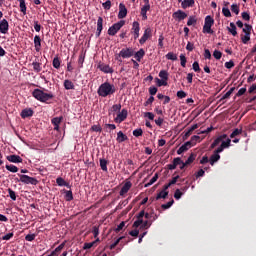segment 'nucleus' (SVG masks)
Instances as JSON below:
<instances>
[{
    "label": "nucleus",
    "mask_w": 256,
    "mask_h": 256,
    "mask_svg": "<svg viewBox=\"0 0 256 256\" xmlns=\"http://www.w3.org/2000/svg\"><path fill=\"white\" fill-rule=\"evenodd\" d=\"M14 233L13 232H10L8 234H5L4 236H2V241H10V239H13L14 237Z\"/></svg>",
    "instance_id": "55"
},
{
    "label": "nucleus",
    "mask_w": 256,
    "mask_h": 256,
    "mask_svg": "<svg viewBox=\"0 0 256 256\" xmlns=\"http://www.w3.org/2000/svg\"><path fill=\"white\" fill-rule=\"evenodd\" d=\"M102 31H103V17H98L96 37H101V32Z\"/></svg>",
    "instance_id": "18"
},
{
    "label": "nucleus",
    "mask_w": 256,
    "mask_h": 256,
    "mask_svg": "<svg viewBox=\"0 0 256 256\" xmlns=\"http://www.w3.org/2000/svg\"><path fill=\"white\" fill-rule=\"evenodd\" d=\"M33 109L31 108H25L21 111V117L22 119H27V117H33Z\"/></svg>",
    "instance_id": "20"
},
{
    "label": "nucleus",
    "mask_w": 256,
    "mask_h": 256,
    "mask_svg": "<svg viewBox=\"0 0 256 256\" xmlns=\"http://www.w3.org/2000/svg\"><path fill=\"white\" fill-rule=\"evenodd\" d=\"M83 63H85V54L81 53L78 58V65L83 67Z\"/></svg>",
    "instance_id": "61"
},
{
    "label": "nucleus",
    "mask_w": 256,
    "mask_h": 256,
    "mask_svg": "<svg viewBox=\"0 0 256 256\" xmlns=\"http://www.w3.org/2000/svg\"><path fill=\"white\" fill-rule=\"evenodd\" d=\"M195 5V0H183L181 1L182 9H188V7H193Z\"/></svg>",
    "instance_id": "26"
},
{
    "label": "nucleus",
    "mask_w": 256,
    "mask_h": 256,
    "mask_svg": "<svg viewBox=\"0 0 256 256\" xmlns=\"http://www.w3.org/2000/svg\"><path fill=\"white\" fill-rule=\"evenodd\" d=\"M115 91V85L109 82H104L99 86L97 94L99 97H109V95H113Z\"/></svg>",
    "instance_id": "1"
},
{
    "label": "nucleus",
    "mask_w": 256,
    "mask_h": 256,
    "mask_svg": "<svg viewBox=\"0 0 256 256\" xmlns=\"http://www.w3.org/2000/svg\"><path fill=\"white\" fill-rule=\"evenodd\" d=\"M228 147H231V140L229 138L225 140H222L221 145L216 149V153H223V150L228 149Z\"/></svg>",
    "instance_id": "12"
},
{
    "label": "nucleus",
    "mask_w": 256,
    "mask_h": 256,
    "mask_svg": "<svg viewBox=\"0 0 256 256\" xmlns=\"http://www.w3.org/2000/svg\"><path fill=\"white\" fill-rule=\"evenodd\" d=\"M243 133V129L236 128L231 134H230V139H235L237 135H241Z\"/></svg>",
    "instance_id": "40"
},
{
    "label": "nucleus",
    "mask_w": 256,
    "mask_h": 256,
    "mask_svg": "<svg viewBox=\"0 0 256 256\" xmlns=\"http://www.w3.org/2000/svg\"><path fill=\"white\" fill-rule=\"evenodd\" d=\"M127 109H122L121 112H119L117 114V117L114 119L115 123H123V121H125V119H127Z\"/></svg>",
    "instance_id": "9"
},
{
    "label": "nucleus",
    "mask_w": 256,
    "mask_h": 256,
    "mask_svg": "<svg viewBox=\"0 0 256 256\" xmlns=\"http://www.w3.org/2000/svg\"><path fill=\"white\" fill-rule=\"evenodd\" d=\"M133 56L136 59V61L141 62L143 57H145V50L143 48H141L139 51L134 52Z\"/></svg>",
    "instance_id": "24"
},
{
    "label": "nucleus",
    "mask_w": 256,
    "mask_h": 256,
    "mask_svg": "<svg viewBox=\"0 0 256 256\" xmlns=\"http://www.w3.org/2000/svg\"><path fill=\"white\" fill-rule=\"evenodd\" d=\"M18 177H20V179H17V181L20 183H24V185H37L39 183V180H37V178L25 174H18Z\"/></svg>",
    "instance_id": "4"
},
{
    "label": "nucleus",
    "mask_w": 256,
    "mask_h": 256,
    "mask_svg": "<svg viewBox=\"0 0 256 256\" xmlns=\"http://www.w3.org/2000/svg\"><path fill=\"white\" fill-rule=\"evenodd\" d=\"M168 195H169V191L162 190L157 194L156 201H159V199H167Z\"/></svg>",
    "instance_id": "33"
},
{
    "label": "nucleus",
    "mask_w": 256,
    "mask_h": 256,
    "mask_svg": "<svg viewBox=\"0 0 256 256\" xmlns=\"http://www.w3.org/2000/svg\"><path fill=\"white\" fill-rule=\"evenodd\" d=\"M251 29H253V27L251 25L244 24L243 33H245V35H247V33H249V35H251Z\"/></svg>",
    "instance_id": "57"
},
{
    "label": "nucleus",
    "mask_w": 256,
    "mask_h": 256,
    "mask_svg": "<svg viewBox=\"0 0 256 256\" xmlns=\"http://www.w3.org/2000/svg\"><path fill=\"white\" fill-rule=\"evenodd\" d=\"M231 11H232V13H235V15H239V5L232 4L231 5Z\"/></svg>",
    "instance_id": "64"
},
{
    "label": "nucleus",
    "mask_w": 256,
    "mask_h": 256,
    "mask_svg": "<svg viewBox=\"0 0 256 256\" xmlns=\"http://www.w3.org/2000/svg\"><path fill=\"white\" fill-rule=\"evenodd\" d=\"M222 13H223L224 17H231V10H229V8H227V7L222 8Z\"/></svg>",
    "instance_id": "63"
},
{
    "label": "nucleus",
    "mask_w": 256,
    "mask_h": 256,
    "mask_svg": "<svg viewBox=\"0 0 256 256\" xmlns=\"http://www.w3.org/2000/svg\"><path fill=\"white\" fill-rule=\"evenodd\" d=\"M123 239H125V236L118 238L114 243H112L110 245L111 251H113V249H115V247L118 245V243H121V241H123Z\"/></svg>",
    "instance_id": "53"
},
{
    "label": "nucleus",
    "mask_w": 256,
    "mask_h": 256,
    "mask_svg": "<svg viewBox=\"0 0 256 256\" xmlns=\"http://www.w3.org/2000/svg\"><path fill=\"white\" fill-rule=\"evenodd\" d=\"M97 245V241L89 242V243H84L83 249H91L92 247H95Z\"/></svg>",
    "instance_id": "51"
},
{
    "label": "nucleus",
    "mask_w": 256,
    "mask_h": 256,
    "mask_svg": "<svg viewBox=\"0 0 256 256\" xmlns=\"http://www.w3.org/2000/svg\"><path fill=\"white\" fill-rule=\"evenodd\" d=\"M151 225H153V220L143 221L141 224V229H149V227H151Z\"/></svg>",
    "instance_id": "38"
},
{
    "label": "nucleus",
    "mask_w": 256,
    "mask_h": 256,
    "mask_svg": "<svg viewBox=\"0 0 256 256\" xmlns=\"http://www.w3.org/2000/svg\"><path fill=\"white\" fill-rule=\"evenodd\" d=\"M241 39H242V43H244V45H247V43L251 41V34L247 33L244 36H242Z\"/></svg>",
    "instance_id": "48"
},
{
    "label": "nucleus",
    "mask_w": 256,
    "mask_h": 256,
    "mask_svg": "<svg viewBox=\"0 0 256 256\" xmlns=\"http://www.w3.org/2000/svg\"><path fill=\"white\" fill-rule=\"evenodd\" d=\"M195 157H197V155H195L194 153H191L188 159L184 163H186V165H191V163L195 161Z\"/></svg>",
    "instance_id": "49"
},
{
    "label": "nucleus",
    "mask_w": 256,
    "mask_h": 256,
    "mask_svg": "<svg viewBox=\"0 0 256 256\" xmlns=\"http://www.w3.org/2000/svg\"><path fill=\"white\" fill-rule=\"evenodd\" d=\"M233 91H235V87H232L228 92H226L220 99L221 101H225V99H229V97H231V95H233Z\"/></svg>",
    "instance_id": "34"
},
{
    "label": "nucleus",
    "mask_w": 256,
    "mask_h": 256,
    "mask_svg": "<svg viewBox=\"0 0 256 256\" xmlns=\"http://www.w3.org/2000/svg\"><path fill=\"white\" fill-rule=\"evenodd\" d=\"M173 203H175V200L172 199L168 203L162 204L161 207L162 209H170L173 206Z\"/></svg>",
    "instance_id": "62"
},
{
    "label": "nucleus",
    "mask_w": 256,
    "mask_h": 256,
    "mask_svg": "<svg viewBox=\"0 0 256 256\" xmlns=\"http://www.w3.org/2000/svg\"><path fill=\"white\" fill-rule=\"evenodd\" d=\"M227 29L229 33L233 35V37H237V26L235 25V23L231 22L230 27H228Z\"/></svg>",
    "instance_id": "28"
},
{
    "label": "nucleus",
    "mask_w": 256,
    "mask_h": 256,
    "mask_svg": "<svg viewBox=\"0 0 256 256\" xmlns=\"http://www.w3.org/2000/svg\"><path fill=\"white\" fill-rule=\"evenodd\" d=\"M201 139V137L194 135L191 137L190 141H188V143H191V147H193V145L197 144V141H199Z\"/></svg>",
    "instance_id": "46"
},
{
    "label": "nucleus",
    "mask_w": 256,
    "mask_h": 256,
    "mask_svg": "<svg viewBox=\"0 0 256 256\" xmlns=\"http://www.w3.org/2000/svg\"><path fill=\"white\" fill-rule=\"evenodd\" d=\"M34 47H35V51L37 53H39V51H41V36L36 35L34 37Z\"/></svg>",
    "instance_id": "23"
},
{
    "label": "nucleus",
    "mask_w": 256,
    "mask_h": 256,
    "mask_svg": "<svg viewBox=\"0 0 256 256\" xmlns=\"http://www.w3.org/2000/svg\"><path fill=\"white\" fill-rule=\"evenodd\" d=\"M32 65H33V69H34V71H35L36 73H41V70H42V68H41V63H39V62H33Z\"/></svg>",
    "instance_id": "45"
},
{
    "label": "nucleus",
    "mask_w": 256,
    "mask_h": 256,
    "mask_svg": "<svg viewBox=\"0 0 256 256\" xmlns=\"http://www.w3.org/2000/svg\"><path fill=\"white\" fill-rule=\"evenodd\" d=\"M192 69H193V71H195V73H200L201 67H199V62L195 61L192 64Z\"/></svg>",
    "instance_id": "59"
},
{
    "label": "nucleus",
    "mask_w": 256,
    "mask_h": 256,
    "mask_svg": "<svg viewBox=\"0 0 256 256\" xmlns=\"http://www.w3.org/2000/svg\"><path fill=\"white\" fill-rule=\"evenodd\" d=\"M215 25V20L211 16H206L204 26H203V33H208L209 35H213L214 31L211 29Z\"/></svg>",
    "instance_id": "5"
},
{
    "label": "nucleus",
    "mask_w": 256,
    "mask_h": 256,
    "mask_svg": "<svg viewBox=\"0 0 256 256\" xmlns=\"http://www.w3.org/2000/svg\"><path fill=\"white\" fill-rule=\"evenodd\" d=\"M8 193H9V197H10V199H12V201H17V194L15 193V191H13V189L8 188Z\"/></svg>",
    "instance_id": "47"
},
{
    "label": "nucleus",
    "mask_w": 256,
    "mask_h": 256,
    "mask_svg": "<svg viewBox=\"0 0 256 256\" xmlns=\"http://www.w3.org/2000/svg\"><path fill=\"white\" fill-rule=\"evenodd\" d=\"M225 139H227V134H222L220 136H218L213 143L210 146V149H215V147H217V145H219L220 143H222V141H225Z\"/></svg>",
    "instance_id": "14"
},
{
    "label": "nucleus",
    "mask_w": 256,
    "mask_h": 256,
    "mask_svg": "<svg viewBox=\"0 0 256 256\" xmlns=\"http://www.w3.org/2000/svg\"><path fill=\"white\" fill-rule=\"evenodd\" d=\"M6 159L10 163H23V158H21V156H19V155H15V154L7 156Z\"/></svg>",
    "instance_id": "16"
},
{
    "label": "nucleus",
    "mask_w": 256,
    "mask_h": 256,
    "mask_svg": "<svg viewBox=\"0 0 256 256\" xmlns=\"http://www.w3.org/2000/svg\"><path fill=\"white\" fill-rule=\"evenodd\" d=\"M141 31V26L139 22L134 21L131 28V33H139Z\"/></svg>",
    "instance_id": "30"
},
{
    "label": "nucleus",
    "mask_w": 256,
    "mask_h": 256,
    "mask_svg": "<svg viewBox=\"0 0 256 256\" xmlns=\"http://www.w3.org/2000/svg\"><path fill=\"white\" fill-rule=\"evenodd\" d=\"M98 69H100L103 73H113V68L109 67V65L104 63H99Z\"/></svg>",
    "instance_id": "22"
},
{
    "label": "nucleus",
    "mask_w": 256,
    "mask_h": 256,
    "mask_svg": "<svg viewBox=\"0 0 256 256\" xmlns=\"http://www.w3.org/2000/svg\"><path fill=\"white\" fill-rule=\"evenodd\" d=\"M197 23V18L195 16H190L187 21L188 27H191V25H195Z\"/></svg>",
    "instance_id": "50"
},
{
    "label": "nucleus",
    "mask_w": 256,
    "mask_h": 256,
    "mask_svg": "<svg viewBox=\"0 0 256 256\" xmlns=\"http://www.w3.org/2000/svg\"><path fill=\"white\" fill-rule=\"evenodd\" d=\"M132 133H133L134 137H142L143 129H141V128L135 129V130H133Z\"/></svg>",
    "instance_id": "56"
},
{
    "label": "nucleus",
    "mask_w": 256,
    "mask_h": 256,
    "mask_svg": "<svg viewBox=\"0 0 256 256\" xmlns=\"http://www.w3.org/2000/svg\"><path fill=\"white\" fill-rule=\"evenodd\" d=\"M133 55H135V50H133V48H123L116 59L117 61H120V63H123V60L119 59V57H122V59H129V57H133Z\"/></svg>",
    "instance_id": "6"
},
{
    "label": "nucleus",
    "mask_w": 256,
    "mask_h": 256,
    "mask_svg": "<svg viewBox=\"0 0 256 256\" xmlns=\"http://www.w3.org/2000/svg\"><path fill=\"white\" fill-rule=\"evenodd\" d=\"M125 17H127V7H125V4L120 3L119 4L118 19H125Z\"/></svg>",
    "instance_id": "15"
},
{
    "label": "nucleus",
    "mask_w": 256,
    "mask_h": 256,
    "mask_svg": "<svg viewBox=\"0 0 256 256\" xmlns=\"http://www.w3.org/2000/svg\"><path fill=\"white\" fill-rule=\"evenodd\" d=\"M219 153H221V152H217V149L214 151L213 155L209 159L210 165H212V166L215 165V163H217V161H219V159H221V155H219Z\"/></svg>",
    "instance_id": "19"
},
{
    "label": "nucleus",
    "mask_w": 256,
    "mask_h": 256,
    "mask_svg": "<svg viewBox=\"0 0 256 256\" xmlns=\"http://www.w3.org/2000/svg\"><path fill=\"white\" fill-rule=\"evenodd\" d=\"M189 149H191V142H186L177 150V155H182V153L189 151Z\"/></svg>",
    "instance_id": "21"
},
{
    "label": "nucleus",
    "mask_w": 256,
    "mask_h": 256,
    "mask_svg": "<svg viewBox=\"0 0 256 256\" xmlns=\"http://www.w3.org/2000/svg\"><path fill=\"white\" fill-rule=\"evenodd\" d=\"M159 77L160 79H162L163 81H169V72H167V70H161L159 72Z\"/></svg>",
    "instance_id": "32"
},
{
    "label": "nucleus",
    "mask_w": 256,
    "mask_h": 256,
    "mask_svg": "<svg viewBox=\"0 0 256 256\" xmlns=\"http://www.w3.org/2000/svg\"><path fill=\"white\" fill-rule=\"evenodd\" d=\"M32 96L34 99H37V101H40L41 103H48V101H51V99L55 97L53 93H45L43 90L38 88L34 89Z\"/></svg>",
    "instance_id": "2"
},
{
    "label": "nucleus",
    "mask_w": 256,
    "mask_h": 256,
    "mask_svg": "<svg viewBox=\"0 0 256 256\" xmlns=\"http://www.w3.org/2000/svg\"><path fill=\"white\" fill-rule=\"evenodd\" d=\"M147 11H151L150 3H145L140 10V15H141L143 21H147Z\"/></svg>",
    "instance_id": "10"
},
{
    "label": "nucleus",
    "mask_w": 256,
    "mask_h": 256,
    "mask_svg": "<svg viewBox=\"0 0 256 256\" xmlns=\"http://www.w3.org/2000/svg\"><path fill=\"white\" fill-rule=\"evenodd\" d=\"M155 81H156V85L158 87H167V81L166 80L155 78Z\"/></svg>",
    "instance_id": "41"
},
{
    "label": "nucleus",
    "mask_w": 256,
    "mask_h": 256,
    "mask_svg": "<svg viewBox=\"0 0 256 256\" xmlns=\"http://www.w3.org/2000/svg\"><path fill=\"white\" fill-rule=\"evenodd\" d=\"M172 17H173V19H176V21H183V20L187 19V13H185L182 10H178L173 13Z\"/></svg>",
    "instance_id": "11"
},
{
    "label": "nucleus",
    "mask_w": 256,
    "mask_h": 256,
    "mask_svg": "<svg viewBox=\"0 0 256 256\" xmlns=\"http://www.w3.org/2000/svg\"><path fill=\"white\" fill-rule=\"evenodd\" d=\"M166 59H168L169 61H177V54L169 52L168 54H166Z\"/></svg>",
    "instance_id": "44"
},
{
    "label": "nucleus",
    "mask_w": 256,
    "mask_h": 256,
    "mask_svg": "<svg viewBox=\"0 0 256 256\" xmlns=\"http://www.w3.org/2000/svg\"><path fill=\"white\" fill-rule=\"evenodd\" d=\"M151 37H153V30L148 27L144 30V34L139 40L140 45H145V43H147V40L151 39Z\"/></svg>",
    "instance_id": "8"
},
{
    "label": "nucleus",
    "mask_w": 256,
    "mask_h": 256,
    "mask_svg": "<svg viewBox=\"0 0 256 256\" xmlns=\"http://www.w3.org/2000/svg\"><path fill=\"white\" fill-rule=\"evenodd\" d=\"M65 249V242L61 243L54 251L51 252V255L58 256L61 251Z\"/></svg>",
    "instance_id": "27"
},
{
    "label": "nucleus",
    "mask_w": 256,
    "mask_h": 256,
    "mask_svg": "<svg viewBox=\"0 0 256 256\" xmlns=\"http://www.w3.org/2000/svg\"><path fill=\"white\" fill-rule=\"evenodd\" d=\"M143 217H145V219H151V214L145 213V210H141L136 216L137 220L132 225L134 229H137L143 225Z\"/></svg>",
    "instance_id": "3"
},
{
    "label": "nucleus",
    "mask_w": 256,
    "mask_h": 256,
    "mask_svg": "<svg viewBox=\"0 0 256 256\" xmlns=\"http://www.w3.org/2000/svg\"><path fill=\"white\" fill-rule=\"evenodd\" d=\"M56 183L59 187H70L69 183L65 181V179H63L62 177H58L56 179Z\"/></svg>",
    "instance_id": "29"
},
{
    "label": "nucleus",
    "mask_w": 256,
    "mask_h": 256,
    "mask_svg": "<svg viewBox=\"0 0 256 256\" xmlns=\"http://www.w3.org/2000/svg\"><path fill=\"white\" fill-rule=\"evenodd\" d=\"M108 161L105 158H100V167L102 171H107Z\"/></svg>",
    "instance_id": "37"
},
{
    "label": "nucleus",
    "mask_w": 256,
    "mask_h": 256,
    "mask_svg": "<svg viewBox=\"0 0 256 256\" xmlns=\"http://www.w3.org/2000/svg\"><path fill=\"white\" fill-rule=\"evenodd\" d=\"M64 88L66 89V91H71V89H75V84H73L71 80H65Z\"/></svg>",
    "instance_id": "31"
},
{
    "label": "nucleus",
    "mask_w": 256,
    "mask_h": 256,
    "mask_svg": "<svg viewBox=\"0 0 256 256\" xmlns=\"http://www.w3.org/2000/svg\"><path fill=\"white\" fill-rule=\"evenodd\" d=\"M157 179H159V175L158 174H155L151 179L150 181L145 184V187H151V185H153V183H156Z\"/></svg>",
    "instance_id": "43"
},
{
    "label": "nucleus",
    "mask_w": 256,
    "mask_h": 256,
    "mask_svg": "<svg viewBox=\"0 0 256 256\" xmlns=\"http://www.w3.org/2000/svg\"><path fill=\"white\" fill-rule=\"evenodd\" d=\"M125 25V20H120L119 22L113 24L108 29V35L111 37H115L116 33H119L121 31V28Z\"/></svg>",
    "instance_id": "7"
},
{
    "label": "nucleus",
    "mask_w": 256,
    "mask_h": 256,
    "mask_svg": "<svg viewBox=\"0 0 256 256\" xmlns=\"http://www.w3.org/2000/svg\"><path fill=\"white\" fill-rule=\"evenodd\" d=\"M61 121H63V116L55 117L52 119V125H61Z\"/></svg>",
    "instance_id": "58"
},
{
    "label": "nucleus",
    "mask_w": 256,
    "mask_h": 256,
    "mask_svg": "<svg viewBox=\"0 0 256 256\" xmlns=\"http://www.w3.org/2000/svg\"><path fill=\"white\" fill-rule=\"evenodd\" d=\"M181 197H183V192H181L180 189H176L175 193H174V198L179 201V199H181Z\"/></svg>",
    "instance_id": "60"
},
{
    "label": "nucleus",
    "mask_w": 256,
    "mask_h": 256,
    "mask_svg": "<svg viewBox=\"0 0 256 256\" xmlns=\"http://www.w3.org/2000/svg\"><path fill=\"white\" fill-rule=\"evenodd\" d=\"M9 31V22L7 21V19H3L0 22V33H2L3 35H7Z\"/></svg>",
    "instance_id": "13"
},
{
    "label": "nucleus",
    "mask_w": 256,
    "mask_h": 256,
    "mask_svg": "<svg viewBox=\"0 0 256 256\" xmlns=\"http://www.w3.org/2000/svg\"><path fill=\"white\" fill-rule=\"evenodd\" d=\"M20 3V11L23 15H27V5L25 4V0H22Z\"/></svg>",
    "instance_id": "39"
},
{
    "label": "nucleus",
    "mask_w": 256,
    "mask_h": 256,
    "mask_svg": "<svg viewBox=\"0 0 256 256\" xmlns=\"http://www.w3.org/2000/svg\"><path fill=\"white\" fill-rule=\"evenodd\" d=\"M65 199L66 201H73V191L65 190Z\"/></svg>",
    "instance_id": "42"
},
{
    "label": "nucleus",
    "mask_w": 256,
    "mask_h": 256,
    "mask_svg": "<svg viewBox=\"0 0 256 256\" xmlns=\"http://www.w3.org/2000/svg\"><path fill=\"white\" fill-rule=\"evenodd\" d=\"M128 139H129V137H127V135H125V134L123 133V131H119V132L117 133L116 141H117L118 143H124V141H128Z\"/></svg>",
    "instance_id": "25"
},
{
    "label": "nucleus",
    "mask_w": 256,
    "mask_h": 256,
    "mask_svg": "<svg viewBox=\"0 0 256 256\" xmlns=\"http://www.w3.org/2000/svg\"><path fill=\"white\" fill-rule=\"evenodd\" d=\"M180 65L181 67L187 66V57H185V54L180 55Z\"/></svg>",
    "instance_id": "52"
},
{
    "label": "nucleus",
    "mask_w": 256,
    "mask_h": 256,
    "mask_svg": "<svg viewBox=\"0 0 256 256\" xmlns=\"http://www.w3.org/2000/svg\"><path fill=\"white\" fill-rule=\"evenodd\" d=\"M105 129L107 133H111V131H115V129H117V126L115 124H105Z\"/></svg>",
    "instance_id": "54"
},
{
    "label": "nucleus",
    "mask_w": 256,
    "mask_h": 256,
    "mask_svg": "<svg viewBox=\"0 0 256 256\" xmlns=\"http://www.w3.org/2000/svg\"><path fill=\"white\" fill-rule=\"evenodd\" d=\"M5 167L7 171H10V173H17L19 171V168L13 164H7Z\"/></svg>",
    "instance_id": "35"
},
{
    "label": "nucleus",
    "mask_w": 256,
    "mask_h": 256,
    "mask_svg": "<svg viewBox=\"0 0 256 256\" xmlns=\"http://www.w3.org/2000/svg\"><path fill=\"white\" fill-rule=\"evenodd\" d=\"M52 65H53L54 69H60V67H61V60L57 56L54 57V59L52 61Z\"/></svg>",
    "instance_id": "36"
},
{
    "label": "nucleus",
    "mask_w": 256,
    "mask_h": 256,
    "mask_svg": "<svg viewBox=\"0 0 256 256\" xmlns=\"http://www.w3.org/2000/svg\"><path fill=\"white\" fill-rule=\"evenodd\" d=\"M131 187H133V184L131 183V181L126 182V183L122 186V188H121V190H120V192H119V194L121 195V197H123V195L129 193V190L131 189Z\"/></svg>",
    "instance_id": "17"
}]
</instances>
